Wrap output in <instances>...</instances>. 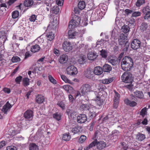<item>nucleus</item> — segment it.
<instances>
[{
    "instance_id": "obj_64",
    "label": "nucleus",
    "mask_w": 150,
    "mask_h": 150,
    "mask_svg": "<svg viewBox=\"0 0 150 150\" xmlns=\"http://www.w3.org/2000/svg\"><path fill=\"white\" fill-rule=\"evenodd\" d=\"M7 150H16V148L14 146H11L7 147Z\"/></svg>"
},
{
    "instance_id": "obj_3",
    "label": "nucleus",
    "mask_w": 150,
    "mask_h": 150,
    "mask_svg": "<svg viewBox=\"0 0 150 150\" xmlns=\"http://www.w3.org/2000/svg\"><path fill=\"white\" fill-rule=\"evenodd\" d=\"M98 93L96 91H93L91 93V95L93 97L92 100H95L97 104L100 106L103 105V99H100L99 97L98 96Z\"/></svg>"
},
{
    "instance_id": "obj_54",
    "label": "nucleus",
    "mask_w": 150,
    "mask_h": 150,
    "mask_svg": "<svg viewBox=\"0 0 150 150\" xmlns=\"http://www.w3.org/2000/svg\"><path fill=\"white\" fill-rule=\"evenodd\" d=\"M59 106L62 109H64L65 108V105L64 102L62 101L59 102L57 103Z\"/></svg>"
},
{
    "instance_id": "obj_52",
    "label": "nucleus",
    "mask_w": 150,
    "mask_h": 150,
    "mask_svg": "<svg viewBox=\"0 0 150 150\" xmlns=\"http://www.w3.org/2000/svg\"><path fill=\"white\" fill-rule=\"evenodd\" d=\"M20 58L17 56L13 57L11 59L13 63L17 62L20 60Z\"/></svg>"
},
{
    "instance_id": "obj_43",
    "label": "nucleus",
    "mask_w": 150,
    "mask_h": 150,
    "mask_svg": "<svg viewBox=\"0 0 150 150\" xmlns=\"http://www.w3.org/2000/svg\"><path fill=\"white\" fill-rule=\"evenodd\" d=\"M143 13L144 14L149 13L150 12V7L149 6H146L143 8L142 10Z\"/></svg>"
},
{
    "instance_id": "obj_41",
    "label": "nucleus",
    "mask_w": 150,
    "mask_h": 150,
    "mask_svg": "<svg viewBox=\"0 0 150 150\" xmlns=\"http://www.w3.org/2000/svg\"><path fill=\"white\" fill-rule=\"evenodd\" d=\"M113 81V78L105 79L102 80V83L104 84H108L112 82Z\"/></svg>"
},
{
    "instance_id": "obj_51",
    "label": "nucleus",
    "mask_w": 150,
    "mask_h": 150,
    "mask_svg": "<svg viewBox=\"0 0 150 150\" xmlns=\"http://www.w3.org/2000/svg\"><path fill=\"white\" fill-rule=\"evenodd\" d=\"M86 139V137L85 136L82 135L79 139V142L81 143H82L85 141Z\"/></svg>"
},
{
    "instance_id": "obj_33",
    "label": "nucleus",
    "mask_w": 150,
    "mask_h": 150,
    "mask_svg": "<svg viewBox=\"0 0 150 150\" xmlns=\"http://www.w3.org/2000/svg\"><path fill=\"white\" fill-rule=\"evenodd\" d=\"M33 4V1L32 0H25L24 2V5L25 6L29 7Z\"/></svg>"
},
{
    "instance_id": "obj_24",
    "label": "nucleus",
    "mask_w": 150,
    "mask_h": 150,
    "mask_svg": "<svg viewBox=\"0 0 150 150\" xmlns=\"http://www.w3.org/2000/svg\"><path fill=\"white\" fill-rule=\"evenodd\" d=\"M86 57L85 55L83 54H81L79 56V58L78 59L79 63L80 64H83L85 62Z\"/></svg>"
},
{
    "instance_id": "obj_14",
    "label": "nucleus",
    "mask_w": 150,
    "mask_h": 150,
    "mask_svg": "<svg viewBox=\"0 0 150 150\" xmlns=\"http://www.w3.org/2000/svg\"><path fill=\"white\" fill-rule=\"evenodd\" d=\"M93 72L94 74L99 75L103 73V70L102 68L100 66H97L95 67Z\"/></svg>"
},
{
    "instance_id": "obj_29",
    "label": "nucleus",
    "mask_w": 150,
    "mask_h": 150,
    "mask_svg": "<svg viewBox=\"0 0 150 150\" xmlns=\"http://www.w3.org/2000/svg\"><path fill=\"white\" fill-rule=\"evenodd\" d=\"M130 28L129 26L127 25H124L121 28L122 31L125 33H127L129 31Z\"/></svg>"
},
{
    "instance_id": "obj_47",
    "label": "nucleus",
    "mask_w": 150,
    "mask_h": 150,
    "mask_svg": "<svg viewBox=\"0 0 150 150\" xmlns=\"http://www.w3.org/2000/svg\"><path fill=\"white\" fill-rule=\"evenodd\" d=\"M80 109L82 110H86L89 109V106L86 104H83L80 106Z\"/></svg>"
},
{
    "instance_id": "obj_57",
    "label": "nucleus",
    "mask_w": 150,
    "mask_h": 150,
    "mask_svg": "<svg viewBox=\"0 0 150 150\" xmlns=\"http://www.w3.org/2000/svg\"><path fill=\"white\" fill-rule=\"evenodd\" d=\"M144 18L145 20H147L149 21H150V12H149V13L145 14Z\"/></svg>"
},
{
    "instance_id": "obj_61",
    "label": "nucleus",
    "mask_w": 150,
    "mask_h": 150,
    "mask_svg": "<svg viewBox=\"0 0 150 150\" xmlns=\"http://www.w3.org/2000/svg\"><path fill=\"white\" fill-rule=\"evenodd\" d=\"M64 0H57L56 1V3L57 5L59 6H62Z\"/></svg>"
},
{
    "instance_id": "obj_39",
    "label": "nucleus",
    "mask_w": 150,
    "mask_h": 150,
    "mask_svg": "<svg viewBox=\"0 0 150 150\" xmlns=\"http://www.w3.org/2000/svg\"><path fill=\"white\" fill-rule=\"evenodd\" d=\"M29 79L25 77L23 79V83L24 86H26L29 85Z\"/></svg>"
},
{
    "instance_id": "obj_5",
    "label": "nucleus",
    "mask_w": 150,
    "mask_h": 150,
    "mask_svg": "<svg viewBox=\"0 0 150 150\" xmlns=\"http://www.w3.org/2000/svg\"><path fill=\"white\" fill-rule=\"evenodd\" d=\"M67 71L68 74L72 76L75 75L78 72L77 68L72 65L67 67Z\"/></svg>"
},
{
    "instance_id": "obj_37",
    "label": "nucleus",
    "mask_w": 150,
    "mask_h": 150,
    "mask_svg": "<svg viewBox=\"0 0 150 150\" xmlns=\"http://www.w3.org/2000/svg\"><path fill=\"white\" fill-rule=\"evenodd\" d=\"M30 150H38V146L35 144H30L29 146Z\"/></svg>"
},
{
    "instance_id": "obj_34",
    "label": "nucleus",
    "mask_w": 150,
    "mask_h": 150,
    "mask_svg": "<svg viewBox=\"0 0 150 150\" xmlns=\"http://www.w3.org/2000/svg\"><path fill=\"white\" fill-rule=\"evenodd\" d=\"M71 138V137L69 135V133H66L64 134L63 135L62 139L65 141H67L69 140Z\"/></svg>"
},
{
    "instance_id": "obj_12",
    "label": "nucleus",
    "mask_w": 150,
    "mask_h": 150,
    "mask_svg": "<svg viewBox=\"0 0 150 150\" xmlns=\"http://www.w3.org/2000/svg\"><path fill=\"white\" fill-rule=\"evenodd\" d=\"M24 116L25 118L29 119L30 120H32L33 116V111L30 110H27L24 113Z\"/></svg>"
},
{
    "instance_id": "obj_53",
    "label": "nucleus",
    "mask_w": 150,
    "mask_h": 150,
    "mask_svg": "<svg viewBox=\"0 0 150 150\" xmlns=\"http://www.w3.org/2000/svg\"><path fill=\"white\" fill-rule=\"evenodd\" d=\"M124 44L125 47L123 49V51L124 52H126L127 51L129 44L128 42L127 41Z\"/></svg>"
},
{
    "instance_id": "obj_17",
    "label": "nucleus",
    "mask_w": 150,
    "mask_h": 150,
    "mask_svg": "<svg viewBox=\"0 0 150 150\" xmlns=\"http://www.w3.org/2000/svg\"><path fill=\"white\" fill-rule=\"evenodd\" d=\"M108 62L113 66L117 64V59L116 58L110 56L108 57Z\"/></svg>"
},
{
    "instance_id": "obj_32",
    "label": "nucleus",
    "mask_w": 150,
    "mask_h": 150,
    "mask_svg": "<svg viewBox=\"0 0 150 150\" xmlns=\"http://www.w3.org/2000/svg\"><path fill=\"white\" fill-rule=\"evenodd\" d=\"M75 22L74 21V20H72L71 21H70L69 25H68V28L69 29H74V28L78 26L79 25H74V26H73L74 25H75Z\"/></svg>"
},
{
    "instance_id": "obj_31",
    "label": "nucleus",
    "mask_w": 150,
    "mask_h": 150,
    "mask_svg": "<svg viewBox=\"0 0 150 150\" xmlns=\"http://www.w3.org/2000/svg\"><path fill=\"white\" fill-rule=\"evenodd\" d=\"M146 138L145 135L141 133H139L137 136V139L139 141H142Z\"/></svg>"
},
{
    "instance_id": "obj_45",
    "label": "nucleus",
    "mask_w": 150,
    "mask_h": 150,
    "mask_svg": "<svg viewBox=\"0 0 150 150\" xmlns=\"http://www.w3.org/2000/svg\"><path fill=\"white\" fill-rule=\"evenodd\" d=\"M145 0H137L136 5L137 7H139L145 3Z\"/></svg>"
},
{
    "instance_id": "obj_20",
    "label": "nucleus",
    "mask_w": 150,
    "mask_h": 150,
    "mask_svg": "<svg viewBox=\"0 0 150 150\" xmlns=\"http://www.w3.org/2000/svg\"><path fill=\"white\" fill-rule=\"evenodd\" d=\"M6 8H7V6L5 3H2L0 4V15L6 11Z\"/></svg>"
},
{
    "instance_id": "obj_19",
    "label": "nucleus",
    "mask_w": 150,
    "mask_h": 150,
    "mask_svg": "<svg viewBox=\"0 0 150 150\" xmlns=\"http://www.w3.org/2000/svg\"><path fill=\"white\" fill-rule=\"evenodd\" d=\"M120 132L118 131L115 130L112 132L111 134L109 136L110 137H111V138L112 139L114 138L117 139L118 138V136Z\"/></svg>"
},
{
    "instance_id": "obj_26",
    "label": "nucleus",
    "mask_w": 150,
    "mask_h": 150,
    "mask_svg": "<svg viewBox=\"0 0 150 150\" xmlns=\"http://www.w3.org/2000/svg\"><path fill=\"white\" fill-rule=\"evenodd\" d=\"M44 97L42 95H38L36 98V102L39 104L41 103L44 101Z\"/></svg>"
},
{
    "instance_id": "obj_46",
    "label": "nucleus",
    "mask_w": 150,
    "mask_h": 150,
    "mask_svg": "<svg viewBox=\"0 0 150 150\" xmlns=\"http://www.w3.org/2000/svg\"><path fill=\"white\" fill-rule=\"evenodd\" d=\"M47 38V40L51 41L54 38V34H52V33H50L49 34L46 35Z\"/></svg>"
},
{
    "instance_id": "obj_11",
    "label": "nucleus",
    "mask_w": 150,
    "mask_h": 150,
    "mask_svg": "<svg viewBox=\"0 0 150 150\" xmlns=\"http://www.w3.org/2000/svg\"><path fill=\"white\" fill-rule=\"evenodd\" d=\"M13 105L10 104L8 101L3 106L1 111L4 113L5 114H7V112L9 111L11 108L12 107Z\"/></svg>"
},
{
    "instance_id": "obj_49",
    "label": "nucleus",
    "mask_w": 150,
    "mask_h": 150,
    "mask_svg": "<svg viewBox=\"0 0 150 150\" xmlns=\"http://www.w3.org/2000/svg\"><path fill=\"white\" fill-rule=\"evenodd\" d=\"M115 95L113 101H119L120 97V95L116 91H115Z\"/></svg>"
},
{
    "instance_id": "obj_48",
    "label": "nucleus",
    "mask_w": 150,
    "mask_h": 150,
    "mask_svg": "<svg viewBox=\"0 0 150 150\" xmlns=\"http://www.w3.org/2000/svg\"><path fill=\"white\" fill-rule=\"evenodd\" d=\"M146 107H145L141 110L140 112V115L144 117L146 114Z\"/></svg>"
},
{
    "instance_id": "obj_21",
    "label": "nucleus",
    "mask_w": 150,
    "mask_h": 150,
    "mask_svg": "<svg viewBox=\"0 0 150 150\" xmlns=\"http://www.w3.org/2000/svg\"><path fill=\"white\" fill-rule=\"evenodd\" d=\"M103 70L105 72H109L111 71L112 67L111 66L108 64H105L103 67Z\"/></svg>"
},
{
    "instance_id": "obj_15",
    "label": "nucleus",
    "mask_w": 150,
    "mask_h": 150,
    "mask_svg": "<svg viewBox=\"0 0 150 150\" xmlns=\"http://www.w3.org/2000/svg\"><path fill=\"white\" fill-rule=\"evenodd\" d=\"M127 36L123 34H120V38L118 39V42L120 45H122L124 44V43L126 42L125 40L127 38Z\"/></svg>"
},
{
    "instance_id": "obj_56",
    "label": "nucleus",
    "mask_w": 150,
    "mask_h": 150,
    "mask_svg": "<svg viewBox=\"0 0 150 150\" xmlns=\"http://www.w3.org/2000/svg\"><path fill=\"white\" fill-rule=\"evenodd\" d=\"M61 77L62 79L65 82L69 83L70 81L64 75H61Z\"/></svg>"
},
{
    "instance_id": "obj_7",
    "label": "nucleus",
    "mask_w": 150,
    "mask_h": 150,
    "mask_svg": "<svg viewBox=\"0 0 150 150\" xmlns=\"http://www.w3.org/2000/svg\"><path fill=\"white\" fill-rule=\"evenodd\" d=\"M62 47L66 52H69L72 49V46L70 42L65 41L62 44Z\"/></svg>"
},
{
    "instance_id": "obj_8",
    "label": "nucleus",
    "mask_w": 150,
    "mask_h": 150,
    "mask_svg": "<svg viewBox=\"0 0 150 150\" xmlns=\"http://www.w3.org/2000/svg\"><path fill=\"white\" fill-rule=\"evenodd\" d=\"M87 117L84 114H80L77 117V121L79 123H84L87 120Z\"/></svg>"
},
{
    "instance_id": "obj_50",
    "label": "nucleus",
    "mask_w": 150,
    "mask_h": 150,
    "mask_svg": "<svg viewBox=\"0 0 150 150\" xmlns=\"http://www.w3.org/2000/svg\"><path fill=\"white\" fill-rule=\"evenodd\" d=\"M19 15V12L18 11H15L12 13V17L13 18H17Z\"/></svg>"
},
{
    "instance_id": "obj_58",
    "label": "nucleus",
    "mask_w": 150,
    "mask_h": 150,
    "mask_svg": "<svg viewBox=\"0 0 150 150\" xmlns=\"http://www.w3.org/2000/svg\"><path fill=\"white\" fill-rule=\"evenodd\" d=\"M63 88L68 92L70 90H71L72 89V88L69 85H66L63 86Z\"/></svg>"
},
{
    "instance_id": "obj_2",
    "label": "nucleus",
    "mask_w": 150,
    "mask_h": 150,
    "mask_svg": "<svg viewBox=\"0 0 150 150\" xmlns=\"http://www.w3.org/2000/svg\"><path fill=\"white\" fill-rule=\"evenodd\" d=\"M121 79L123 81L126 83H131L133 81L132 75L129 72H125L121 76Z\"/></svg>"
},
{
    "instance_id": "obj_22",
    "label": "nucleus",
    "mask_w": 150,
    "mask_h": 150,
    "mask_svg": "<svg viewBox=\"0 0 150 150\" xmlns=\"http://www.w3.org/2000/svg\"><path fill=\"white\" fill-rule=\"evenodd\" d=\"M125 102L127 105H129L131 107H134L136 106L137 103L134 101H132L129 100L128 99H126L124 100Z\"/></svg>"
},
{
    "instance_id": "obj_63",
    "label": "nucleus",
    "mask_w": 150,
    "mask_h": 150,
    "mask_svg": "<svg viewBox=\"0 0 150 150\" xmlns=\"http://www.w3.org/2000/svg\"><path fill=\"white\" fill-rule=\"evenodd\" d=\"M22 77L20 76L17 77L15 79V81L17 83H19L21 81Z\"/></svg>"
},
{
    "instance_id": "obj_13",
    "label": "nucleus",
    "mask_w": 150,
    "mask_h": 150,
    "mask_svg": "<svg viewBox=\"0 0 150 150\" xmlns=\"http://www.w3.org/2000/svg\"><path fill=\"white\" fill-rule=\"evenodd\" d=\"M68 36L69 38H74L76 36L79 35V33L74 30H70L68 31Z\"/></svg>"
},
{
    "instance_id": "obj_55",
    "label": "nucleus",
    "mask_w": 150,
    "mask_h": 150,
    "mask_svg": "<svg viewBox=\"0 0 150 150\" xmlns=\"http://www.w3.org/2000/svg\"><path fill=\"white\" fill-rule=\"evenodd\" d=\"M141 13L138 11H136L133 12L132 14V16L134 17H136L140 16L141 15Z\"/></svg>"
},
{
    "instance_id": "obj_9",
    "label": "nucleus",
    "mask_w": 150,
    "mask_h": 150,
    "mask_svg": "<svg viewBox=\"0 0 150 150\" xmlns=\"http://www.w3.org/2000/svg\"><path fill=\"white\" fill-rule=\"evenodd\" d=\"M84 76L87 78L91 79L94 76V73L92 69H88L84 72Z\"/></svg>"
},
{
    "instance_id": "obj_30",
    "label": "nucleus",
    "mask_w": 150,
    "mask_h": 150,
    "mask_svg": "<svg viewBox=\"0 0 150 150\" xmlns=\"http://www.w3.org/2000/svg\"><path fill=\"white\" fill-rule=\"evenodd\" d=\"M78 6V7L79 9L82 10L85 7V3L84 1H79Z\"/></svg>"
},
{
    "instance_id": "obj_10",
    "label": "nucleus",
    "mask_w": 150,
    "mask_h": 150,
    "mask_svg": "<svg viewBox=\"0 0 150 150\" xmlns=\"http://www.w3.org/2000/svg\"><path fill=\"white\" fill-rule=\"evenodd\" d=\"M94 141L96 142L95 146L96 145L97 148L99 149H102L106 146V144L105 142L103 141L97 142V139H96Z\"/></svg>"
},
{
    "instance_id": "obj_59",
    "label": "nucleus",
    "mask_w": 150,
    "mask_h": 150,
    "mask_svg": "<svg viewBox=\"0 0 150 150\" xmlns=\"http://www.w3.org/2000/svg\"><path fill=\"white\" fill-rule=\"evenodd\" d=\"M49 79L50 81L54 84H56L57 83L56 81L51 76H49Z\"/></svg>"
},
{
    "instance_id": "obj_42",
    "label": "nucleus",
    "mask_w": 150,
    "mask_h": 150,
    "mask_svg": "<svg viewBox=\"0 0 150 150\" xmlns=\"http://www.w3.org/2000/svg\"><path fill=\"white\" fill-rule=\"evenodd\" d=\"M96 142L93 141L88 146L85 147L84 149V150H88L89 149L91 148L93 146H95Z\"/></svg>"
},
{
    "instance_id": "obj_25",
    "label": "nucleus",
    "mask_w": 150,
    "mask_h": 150,
    "mask_svg": "<svg viewBox=\"0 0 150 150\" xmlns=\"http://www.w3.org/2000/svg\"><path fill=\"white\" fill-rule=\"evenodd\" d=\"M57 23V20H53V21L51 22L49 24V26L52 29H55L58 24Z\"/></svg>"
},
{
    "instance_id": "obj_62",
    "label": "nucleus",
    "mask_w": 150,
    "mask_h": 150,
    "mask_svg": "<svg viewBox=\"0 0 150 150\" xmlns=\"http://www.w3.org/2000/svg\"><path fill=\"white\" fill-rule=\"evenodd\" d=\"M37 16L35 15H33L29 18L30 21H31L34 22L36 19Z\"/></svg>"
},
{
    "instance_id": "obj_23",
    "label": "nucleus",
    "mask_w": 150,
    "mask_h": 150,
    "mask_svg": "<svg viewBox=\"0 0 150 150\" xmlns=\"http://www.w3.org/2000/svg\"><path fill=\"white\" fill-rule=\"evenodd\" d=\"M40 46L37 44L32 46L31 49V51L33 52H36L39 51L40 49Z\"/></svg>"
},
{
    "instance_id": "obj_60",
    "label": "nucleus",
    "mask_w": 150,
    "mask_h": 150,
    "mask_svg": "<svg viewBox=\"0 0 150 150\" xmlns=\"http://www.w3.org/2000/svg\"><path fill=\"white\" fill-rule=\"evenodd\" d=\"M88 115L91 119H93L96 116V113L94 112H90L89 113Z\"/></svg>"
},
{
    "instance_id": "obj_38",
    "label": "nucleus",
    "mask_w": 150,
    "mask_h": 150,
    "mask_svg": "<svg viewBox=\"0 0 150 150\" xmlns=\"http://www.w3.org/2000/svg\"><path fill=\"white\" fill-rule=\"evenodd\" d=\"M147 27V24L146 23H143L140 26V29L142 31H144L146 30Z\"/></svg>"
},
{
    "instance_id": "obj_6",
    "label": "nucleus",
    "mask_w": 150,
    "mask_h": 150,
    "mask_svg": "<svg viewBox=\"0 0 150 150\" xmlns=\"http://www.w3.org/2000/svg\"><path fill=\"white\" fill-rule=\"evenodd\" d=\"M140 41L137 39H134L131 44V47L134 50L139 49L140 47Z\"/></svg>"
},
{
    "instance_id": "obj_35",
    "label": "nucleus",
    "mask_w": 150,
    "mask_h": 150,
    "mask_svg": "<svg viewBox=\"0 0 150 150\" xmlns=\"http://www.w3.org/2000/svg\"><path fill=\"white\" fill-rule=\"evenodd\" d=\"M70 129L71 132L74 134H76L80 131L79 127L78 126H76L74 128H71Z\"/></svg>"
},
{
    "instance_id": "obj_27",
    "label": "nucleus",
    "mask_w": 150,
    "mask_h": 150,
    "mask_svg": "<svg viewBox=\"0 0 150 150\" xmlns=\"http://www.w3.org/2000/svg\"><path fill=\"white\" fill-rule=\"evenodd\" d=\"M72 20H74V21L75 22V25H79V24L81 20L80 17L76 16L74 15ZM74 25H74L73 26H74Z\"/></svg>"
},
{
    "instance_id": "obj_16",
    "label": "nucleus",
    "mask_w": 150,
    "mask_h": 150,
    "mask_svg": "<svg viewBox=\"0 0 150 150\" xmlns=\"http://www.w3.org/2000/svg\"><path fill=\"white\" fill-rule=\"evenodd\" d=\"M98 55L96 53L94 52H89L87 54V57L88 59L93 60L96 59Z\"/></svg>"
},
{
    "instance_id": "obj_40",
    "label": "nucleus",
    "mask_w": 150,
    "mask_h": 150,
    "mask_svg": "<svg viewBox=\"0 0 150 150\" xmlns=\"http://www.w3.org/2000/svg\"><path fill=\"white\" fill-rule=\"evenodd\" d=\"M100 55L102 57L104 58H106L107 56V51L105 50H102L100 51Z\"/></svg>"
},
{
    "instance_id": "obj_36",
    "label": "nucleus",
    "mask_w": 150,
    "mask_h": 150,
    "mask_svg": "<svg viewBox=\"0 0 150 150\" xmlns=\"http://www.w3.org/2000/svg\"><path fill=\"white\" fill-rule=\"evenodd\" d=\"M51 10L52 11V12L53 13L57 14L59 12V7L56 6H53Z\"/></svg>"
},
{
    "instance_id": "obj_4",
    "label": "nucleus",
    "mask_w": 150,
    "mask_h": 150,
    "mask_svg": "<svg viewBox=\"0 0 150 150\" xmlns=\"http://www.w3.org/2000/svg\"><path fill=\"white\" fill-rule=\"evenodd\" d=\"M80 91L83 94H86L88 92L91 90V86L88 84H85L82 85L80 88Z\"/></svg>"
},
{
    "instance_id": "obj_1",
    "label": "nucleus",
    "mask_w": 150,
    "mask_h": 150,
    "mask_svg": "<svg viewBox=\"0 0 150 150\" xmlns=\"http://www.w3.org/2000/svg\"><path fill=\"white\" fill-rule=\"evenodd\" d=\"M133 65L132 59L129 56H126L122 59L121 63V67L124 71H130Z\"/></svg>"
},
{
    "instance_id": "obj_18",
    "label": "nucleus",
    "mask_w": 150,
    "mask_h": 150,
    "mask_svg": "<svg viewBox=\"0 0 150 150\" xmlns=\"http://www.w3.org/2000/svg\"><path fill=\"white\" fill-rule=\"evenodd\" d=\"M68 59L67 56L66 54L61 55L59 59V62L62 64L65 63Z\"/></svg>"
},
{
    "instance_id": "obj_44",
    "label": "nucleus",
    "mask_w": 150,
    "mask_h": 150,
    "mask_svg": "<svg viewBox=\"0 0 150 150\" xmlns=\"http://www.w3.org/2000/svg\"><path fill=\"white\" fill-rule=\"evenodd\" d=\"M53 117L56 119L57 120L59 121L61 120V115L60 113H56L53 114Z\"/></svg>"
},
{
    "instance_id": "obj_28",
    "label": "nucleus",
    "mask_w": 150,
    "mask_h": 150,
    "mask_svg": "<svg viewBox=\"0 0 150 150\" xmlns=\"http://www.w3.org/2000/svg\"><path fill=\"white\" fill-rule=\"evenodd\" d=\"M134 96L140 98H142L144 96L143 92L141 91H136L134 93Z\"/></svg>"
}]
</instances>
